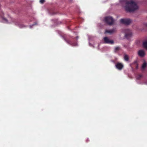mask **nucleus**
Here are the masks:
<instances>
[{
	"label": "nucleus",
	"mask_w": 147,
	"mask_h": 147,
	"mask_svg": "<svg viewBox=\"0 0 147 147\" xmlns=\"http://www.w3.org/2000/svg\"><path fill=\"white\" fill-rule=\"evenodd\" d=\"M125 4L124 6L125 10L127 12L134 11L138 9V7L137 4L134 1H123Z\"/></svg>",
	"instance_id": "nucleus-1"
},
{
	"label": "nucleus",
	"mask_w": 147,
	"mask_h": 147,
	"mask_svg": "<svg viewBox=\"0 0 147 147\" xmlns=\"http://www.w3.org/2000/svg\"><path fill=\"white\" fill-rule=\"evenodd\" d=\"M104 21L107 24L111 25L113 24L114 22V20L111 16L105 17L104 18Z\"/></svg>",
	"instance_id": "nucleus-2"
},
{
	"label": "nucleus",
	"mask_w": 147,
	"mask_h": 147,
	"mask_svg": "<svg viewBox=\"0 0 147 147\" xmlns=\"http://www.w3.org/2000/svg\"><path fill=\"white\" fill-rule=\"evenodd\" d=\"M125 33V36L126 38L129 39L132 36V32L130 30L128 29H125L124 30Z\"/></svg>",
	"instance_id": "nucleus-3"
},
{
	"label": "nucleus",
	"mask_w": 147,
	"mask_h": 147,
	"mask_svg": "<svg viewBox=\"0 0 147 147\" xmlns=\"http://www.w3.org/2000/svg\"><path fill=\"white\" fill-rule=\"evenodd\" d=\"M131 20L129 19H122L120 20V22L122 23L125 25H129L131 22Z\"/></svg>",
	"instance_id": "nucleus-4"
},
{
	"label": "nucleus",
	"mask_w": 147,
	"mask_h": 147,
	"mask_svg": "<svg viewBox=\"0 0 147 147\" xmlns=\"http://www.w3.org/2000/svg\"><path fill=\"white\" fill-rule=\"evenodd\" d=\"M104 39V42L106 43L110 44H111L114 43V41L113 40H110L107 37H105Z\"/></svg>",
	"instance_id": "nucleus-5"
},
{
	"label": "nucleus",
	"mask_w": 147,
	"mask_h": 147,
	"mask_svg": "<svg viewBox=\"0 0 147 147\" xmlns=\"http://www.w3.org/2000/svg\"><path fill=\"white\" fill-rule=\"evenodd\" d=\"M115 66L117 69L119 70H121L123 68L124 66L122 63H117L116 64Z\"/></svg>",
	"instance_id": "nucleus-6"
},
{
	"label": "nucleus",
	"mask_w": 147,
	"mask_h": 147,
	"mask_svg": "<svg viewBox=\"0 0 147 147\" xmlns=\"http://www.w3.org/2000/svg\"><path fill=\"white\" fill-rule=\"evenodd\" d=\"M138 55L141 57H143L145 55L144 51L143 50H140L138 52Z\"/></svg>",
	"instance_id": "nucleus-7"
},
{
	"label": "nucleus",
	"mask_w": 147,
	"mask_h": 147,
	"mask_svg": "<svg viewBox=\"0 0 147 147\" xmlns=\"http://www.w3.org/2000/svg\"><path fill=\"white\" fill-rule=\"evenodd\" d=\"M116 31V29L115 28H113L111 30H106L105 33H109L110 34L113 33Z\"/></svg>",
	"instance_id": "nucleus-8"
},
{
	"label": "nucleus",
	"mask_w": 147,
	"mask_h": 147,
	"mask_svg": "<svg viewBox=\"0 0 147 147\" xmlns=\"http://www.w3.org/2000/svg\"><path fill=\"white\" fill-rule=\"evenodd\" d=\"M65 40L68 44L74 46H76L77 45V43L76 42H75L74 43L69 40H67L66 38H64Z\"/></svg>",
	"instance_id": "nucleus-9"
},
{
	"label": "nucleus",
	"mask_w": 147,
	"mask_h": 147,
	"mask_svg": "<svg viewBox=\"0 0 147 147\" xmlns=\"http://www.w3.org/2000/svg\"><path fill=\"white\" fill-rule=\"evenodd\" d=\"M143 76L142 74H138L136 76V78L137 80H140L142 77Z\"/></svg>",
	"instance_id": "nucleus-10"
},
{
	"label": "nucleus",
	"mask_w": 147,
	"mask_h": 147,
	"mask_svg": "<svg viewBox=\"0 0 147 147\" xmlns=\"http://www.w3.org/2000/svg\"><path fill=\"white\" fill-rule=\"evenodd\" d=\"M3 12H1V14H0V16H1L2 17L3 19L4 20L5 22H8L7 20L3 17Z\"/></svg>",
	"instance_id": "nucleus-11"
},
{
	"label": "nucleus",
	"mask_w": 147,
	"mask_h": 147,
	"mask_svg": "<svg viewBox=\"0 0 147 147\" xmlns=\"http://www.w3.org/2000/svg\"><path fill=\"white\" fill-rule=\"evenodd\" d=\"M143 45L144 48L147 49V41H145L143 42Z\"/></svg>",
	"instance_id": "nucleus-12"
},
{
	"label": "nucleus",
	"mask_w": 147,
	"mask_h": 147,
	"mask_svg": "<svg viewBox=\"0 0 147 147\" xmlns=\"http://www.w3.org/2000/svg\"><path fill=\"white\" fill-rule=\"evenodd\" d=\"M147 65V63H146V62H144L142 65V68L144 69L146 67Z\"/></svg>",
	"instance_id": "nucleus-13"
},
{
	"label": "nucleus",
	"mask_w": 147,
	"mask_h": 147,
	"mask_svg": "<svg viewBox=\"0 0 147 147\" xmlns=\"http://www.w3.org/2000/svg\"><path fill=\"white\" fill-rule=\"evenodd\" d=\"M129 57L128 55H125L124 56V60L126 61H128L129 60Z\"/></svg>",
	"instance_id": "nucleus-14"
},
{
	"label": "nucleus",
	"mask_w": 147,
	"mask_h": 147,
	"mask_svg": "<svg viewBox=\"0 0 147 147\" xmlns=\"http://www.w3.org/2000/svg\"><path fill=\"white\" fill-rule=\"evenodd\" d=\"M120 49V48L119 47H116L115 49V52H117Z\"/></svg>",
	"instance_id": "nucleus-15"
},
{
	"label": "nucleus",
	"mask_w": 147,
	"mask_h": 147,
	"mask_svg": "<svg viewBox=\"0 0 147 147\" xmlns=\"http://www.w3.org/2000/svg\"><path fill=\"white\" fill-rule=\"evenodd\" d=\"M45 1V0H40V2L41 3H43Z\"/></svg>",
	"instance_id": "nucleus-16"
},
{
	"label": "nucleus",
	"mask_w": 147,
	"mask_h": 147,
	"mask_svg": "<svg viewBox=\"0 0 147 147\" xmlns=\"http://www.w3.org/2000/svg\"><path fill=\"white\" fill-rule=\"evenodd\" d=\"M19 26L20 28H22L24 27V26L23 25H20Z\"/></svg>",
	"instance_id": "nucleus-17"
},
{
	"label": "nucleus",
	"mask_w": 147,
	"mask_h": 147,
	"mask_svg": "<svg viewBox=\"0 0 147 147\" xmlns=\"http://www.w3.org/2000/svg\"><path fill=\"white\" fill-rule=\"evenodd\" d=\"M145 25L146 27H147V23L145 24Z\"/></svg>",
	"instance_id": "nucleus-18"
}]
</instances>
